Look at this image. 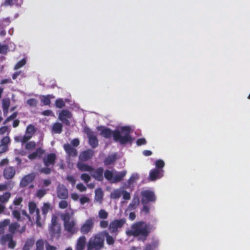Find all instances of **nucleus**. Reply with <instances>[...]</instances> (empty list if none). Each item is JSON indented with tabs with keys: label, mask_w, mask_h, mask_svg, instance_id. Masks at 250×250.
<instances>
[{
	"label": "nucleus",
	"mask_w": 250,
	"mask_h": 250,
	"mask_svg": "<svg viewBox=\"0 0 250 250\" xmlns=\"http://www.w3.org/2000/svg\"><path fill=\"white\" fill-rule=\"evenodd\" d=\"M100 134L105 138H110L112 136L115 142H118L122 145H125L128 143H131L132 137L130 135L131 128L129 126H124L120 128V130H115L112 131L109 128L101 127ZM100 127H98V129Z\"/></svg>",
	"instance_id": "f257e3e1"
},
{
	"label": "nucleus",
	"mask_w": 250,
	"mask_h": 250,
	"mask_svg": "<svg viewBox=\"0 0 250 250\" xmlns=\"http://www.w3.org/2000/svg\"><path fill=\"white\" fill-rule=\"evenodd\" d=\"M151 231L150 225L144 221H139L133 224L131 229L126 231L128 236L139 237L138 240L145 241Z\"/></svg>",
	"instance_id": "f03ea898"
},
{
	"label": "nucleus",
	"mask_w": 250,
	"mask_h": 250,
	"mask_svg": "<svg viewBox=\"0 0 250 250\" xmlns=\"http://www.w3.org/2000/svg\"><path fill=\"white\" fill-rule=\"evenodd\" d=\"M104 248V238L100 232L93 235L86 245V250H102Z\"/></svg>",
	"instance_id": "7ed1b4c3"
},
{
	"label": "nucleus",
	"mask_w": 250,
	"mask_h": 250,
	"mask_svg": "<svg viewBox=\"0 0 250 250\" xmlns=\"http://www.w3.org/2000/svg\"><path fill=\"white\" fill-rule=\"evenodd\" d=\"M58 217L53 214L52 216L51 224L49 226V231L50 235L53 237L58 238L61 234V225L58 223Z\"/></svg>",
	"instance_id": "20e7f679"
},
{
	"label": "nucleus",
	"mask_w": 250,
	"mask_h": 250,
	"mask_svg": "<svg viewBox=\"0 0 250 250\" xmlns=\"http://www.w3.org/2000/svg\"><path fill=\"white\" fill-rule=\"evenodd\" d=\"M141 203L142 204H147L149 203H154L157 198L154 191L150 190H144L140 193Z\"/></svg>",
	"instance_id": "39448f33"
},
{
	"label": "nucleus",
	"mask_w": 250,
	"mask_h": 250,
	"mask_svg": "<svg viewBox=\"0 0 250 250\" xmlns=\"http://www.w3.org/2000/svg\"><path fill=\"white\" fill-rule=\"evenodd\" d=\"M28 209L29 213L33 215L35 213V221L37 226L41 227L42 223L41 222V215L40 209L37 208V204L33 201H31L28 204Z\"/></svg>",
	"instance_id": "423d86ee"
},
{
	"label": "nucleus",
	"mask_w": 250,
	"mask_h": 250,
	"mask_svg": "<svg viewBox=\"0 0 250 250\" xmlns=\"http://www.w3.org/2000/svg\"><path fill=\"white\" fill-rule=\"evenodd\" d=\"M84 132L88 137V143L91 147L95 148L97 147L98 146L99 142L97 137L95 135L94 132L87 127L84 128Z\"/></svg>",
	"instance_id": "0eeeda50"
},
{
	"label": "nucleus",
	"mask_w": 250,
	"mask_h": 250,
	"mask_svg": "<svg viewBox=\"0 0 250 250\" xmlns=\"http://www.w3.org/2000/svg\"><path fill=\"white\" fill-rule=\"evenodd\" d=\"M95 219L94 217H90L86 219L82 225L80 231L83 234H87L92 231L94 228Z\"/></svg>",
	"instance_id": "6e6552de"
},
{
	"label": "nucleus",
	"mask_w": 250,
	"mask_h": 250,
	"mask_svg": "<svg viewBox=\"0 0 250 250\" xmlns=\"http://www.w3.org/2000/svg\"><path fill=\"white\" fill-rule=\"evenodd\" d=\"M125 219L122 218L120 219H115L111 222L108 227V229L111 233H116L118 232V229L121 228L125 223Z\"/></svg>",
	"instance_id": "1a4fd4ad"
},
{
	"label": "nucleus",
	"mask_w": 250,
	"mask_h": 250,
	"mask_svg": "<svg viewBox=\"0 0 250 250\" xmlns=\"http://www.w3.org/2000/svg\"><path fill=\"white\" fill-rule=\"evenodd\" d=\"M8 243V247L11 249H14L16 245V242L13 240V235L10 233H7L2 235L0 238V244L1 245H5Z\"/></svg>",
	"instance_id": "9d476101"
},
{
	"label": "nucleus",
	"mask_w": 250,
	"mask_h": 250,
	"mask_svg": "<svg viewBox=\"0 0 250 250\" xmlns=\"http://www.w3.org/2000/svg\"><path fill=\"white\" fill-rule=\"evenodd\" d=\"M72 117V115L69 110L63 109L60 113L59 119L65 125H70V123L69 119H70Z\"/></svg>",
	"instance_id": "9b49d317"
},
{
	"label": "nucleus",
	"mask_w": 250,
	"mask_h": 250,
	"mask_svg": "<svg viewBox=\"0 0 250 250\" xmlns=\"http://www.w3.org/2000/svg\"><path fill=\"white\" fill-rule=\"evenodd\" d=\"M56 159V155L54 153H51L45 155L42 161L45 167H53L55 164Z\"/></svg>",
	"instance_id": "f8f14e48"
},
{
	"label": "nucleus",
	"mask_w": 250,
	"mask_h": 250,
	"mask_svg": "<svg viewBox=\"0 0 250 250\" xmlns=\"http://www.w3.org/2000/svg\"><path fill=\"white\" fill-rule=\"evenodd\" d=\"M57 194L61 199H66L68 197V192L67 188L62 184H59L57 188Z\"/></svg>",
	"instance_id": "ddd939ff"
},
{
	"label": "nucleus",
	"mask_w": 250,
	"mask_h": 250,
	"mask_svg": "<svg viewBox=\"0 0 250 250\" xmlns=\"http://www.w3.org/2000/svg\"><path fill=\"white\" fill-rule=\"evenodd\" d=\"M35 178V175L32 173L24 176L20 182V187L24 188L27 187L29 184L31 183Z\"/></svg>",
	"instance_id": "4468645a"
},
{
	"label": "nucleus",
	"mask_w": 250,
	"mask_h": 250,
	"mask_svg": "<svg viewBox=\"0 0 250 250\" xmlns=\"http://www.w3.org/2000/svg\"><path fill=\"white\" fill-rule=\"evenodd\" d=\"M139 179V175L138 173H133L127 181L124 183L123 187L125 188H129L133 187L134 184L137 182Z\"/></svg>",
	"instance_id": "2eb2a0df"
},
{
	"label": "nucleus",
	"mask_w": 250,
	"mask_h": 250,
	"mask_svg": "<svg viewBox=\"0 0 250 250\" xmlns=\"http://www.w3.org/2000/svg\"><path fill=\"white\" fill-rule=\"evenodd\" d=\"M94 150L88 149L82 152L79 155V160L81 162H86L91 159L94 155Z\"/></svg>",
	"instance_id": "dca6fc26"
},
{
	"label": "nucleus",
	"mask_w": 250,
	"mask_h": 250,
	"mask_svg": "<svg viewBox=\"0 0 250 250\" xmlns=\"http://www.w3.org/2000/svg\"><path fill=\"white\" fill-rule=\"evenodd\" d=\"M164 170L163 169H158L154 168L150 170L149 175L150 181H154L157 179L161 178L163 176Z\"/></svg>",
	"instance_id": "f3484780"
},
{
	"label": "nucleus",
	"mask_w": 250,
	"mask_h": 250,
	"mask_svg": "<svg viewBox=\"0 0 250 250\" xmlns=\"http://www.w3.org/2000/svg\"><path fill=\"white\" fill-rule=\"evenodd\" d=\"M63 149L69 157H75L78 155L77 149L70 144L67 143L63 145Z\"/></svg>",
	"instance_id": "a211bd4d"
},
{
	"label": "nucleus",
	"mask_w": 250,
	"mask_h": 250,
	"mask_svg": "<svg viewBox=\"0 0 250 250\" xmlns=\"http://www.w3.org/2000/svg\"><path fill=\"white\" fill-rule=\"evenodd\" d=\"M93 172L92 174V176L97 181H103L104 180V168L102 167H99L98 168L92 171Z\"/></svg>",
	"instance_id": "6ab92c4d"
},
{
	"label": "nucleus",
	"mask_w": 250,
	"mask_h": 250,
	"mask_svg": "<svg viewBox=\"0 0 250 250\" xmlns=\"http://www.w3.org/2000/svg\"><path fill=\"white\" fill-rule=\"evenodd\" d=\"M15 173V168L13 167H6L3 170V176L6 179H12Z\"/></svg>",
	"instance_id": "aec40b11"
},
{
	"label": "nucleus",
	"mask_w": 250,
	"mask_h": 250,
	"mask_svg": "<svg viewBox=\"0 0 250 250\" xmlns=\"http://www.w3.org/2000/svg\"><path fill=\"white\" fill-rule=\"evenodd\" d=\"M45 153V150L42 148L39 147L36 149V151L28 156V158L30 160H34L36 158H41L43 154Z\"/></svg>",
	"instance_id": "412c9836"
},
{
	"label": "nucleus",
	"mask_w": 250,
	"mask_h": 250,
	"mask_svg": "<svg viewBox=\"0 0 250 250\" xmlns=\"http://www.w3.org/2000/svg\"><path fill=\"white\" fill-rule=\"evenodd\" d=\"M86 245V238L84 236L80 237L77 241L76 250H84Z\"/></svg>",
	"instance_id": "4be33fe9"
},
{
	"label": "nucleus",
	"mask_w": 250,
	"mask_h": 250,
	"mask_svg": "<svg viewBox=\"0 0 250 250\" xmlns=\"http://www.w3.org/2000/svg\"><path fill=\"white\" fill-rule=\"evenodd\" d=\"M140 200L138 195H134L131 202L129 204L127 207V210H133L137 208L139 205Z\"/></svg>",
	"instance_id": "5701e85b"
},
{
	"label": "nucleus",
	"mask_w": 250,
	"mask_h": 250,
	"mask_svg": "<svg viewBox=\"0 0 250 250\" xmlns=\"http://www.w3.org/2000/svg\"><path fill=\"white\" fill-rule=\"evenodd\" d=\"M75 225L76 221L74 219L64 223V226L65 230L71 233H74L75 232Z\"/></svg>",
	"instance_id": "b1692460"
},
{
	"label": "nucleus",
	"mask_w": 250,
	"mask_h": 250,
	"mask_svg": "<svg viewBox=\"0 0 250 250\" xmlns=\"http://www.w3.org/2000/svg\"><path fill=\"white\" fill-rule=\"evenodd\" d=\"M104 238H104H106V243L109 245H112L115 243V239L112 236H110L109 233L106 231L104 230L100 232Z\"/></svg>",
	"instance_id": "393cba45"
},
{
	"label": "nucleus",
	"mask_w": 250,
	"mask_h": 250,
	"mask_svg": "<svg viewBox=\"0 0 250 250\" xmlns=\"http://www.w3.org/2000/svg\"><path fill=\"white\" fill-rule=\"evenodd\" d=\"M126 173L127 172L126 170H123L121 172H117L113 176L112 183H117L121 181L125 176Z\"/></svg>",
	"instance_id": "a878e982"
},
{
	"label": "nucleus",
	"mask_w": 250,
	"mask_h": 250,
	"mask_svg": "<svg viewBox=\"0 0 250 250\" xmlns=\"http://www.w3.org/2000/svg\"><path fill=\"white\" fill-rule=\"evenodd\" d=\"M77 167L81 171L91 172L94 170V168L92 167L83 163L82 162H78L77 164Z\"/></svg>",
	"instance_id": "bb28decb"
},
{
	"label": "nucleus",
	"mask_w": 250,
	"mask_h": 250,
	"mask_svg": "<svg viewBox=\"0 0 250 250\" xmlns=\"http://www.w3.org/2000/svg\"><path fill=\"white\" fill-rule=\"evenodd\" d=\"M117 155L116 153L108 155L104 161L105 166L110 165L113 164L117 159Z\"/></svg>",
	"instance_id": "cd10ccee"
},
{
	"label": "nucleus",
	"mask_w": 250,
	"mask_h": 250,
	"mask_svg": "<svg viewBox=\"0 0 250 250\" xmlns=\"http://www.w3.org/2000/svg\"><path fill=\"white\" fill-rule=\"evenodd\" d=\"M11 194L9 192H5L2 194L0 195V203L2 204H5L7 203L10 197Z\"/></svg>",
	"instance_id": "c85d7f7f"
},
{
	"label": "nucleus",
	"mask_w": 250,
	"mask_h": 250,
	"mask_svg": "<svg viewBox=\"0 0 250 250\" xmlns=\"http://www.w3.org/2000/svg\"><path fill=\"white\" fill-rule=\"evenodd\" d=\"M20 227V225L18 222H13L11 224L10 223L9 225L8 230L10 232V233L13 235Z\"/></svg>",
	"instance_id": "c756f323"
},
{
	"label": "nucleus",
	"mask_w": 250,
	"mask_h": 250,
	"mask_svg": "<svg viewBox=\"0 0 250 250\" xmlns=\"http://www.w3.org/2000/svg\"><path fill=\"white\" fill-rule=\"evenodd\" d=\"M53 98L52 95H42L41 97V101L44 105H49L50 104V98Z\"/></svg>",
	"instance_id": "7c9ffc66"
},
{
	"label": "nucleus",
	"mask_w": 250,
	"mask_h": 250,
	"mask_svg": "<svg viewBox=\"0 0 250 250\" xmlns=\"http://www.w3.org/2000/svg\"><path fill=\"white\" fill-rule=\"evenodd\" d=\"M52 208L50 203H44L43 204V206L42 207V214L44 216V217L46 216V214H47L49 210H52Z\"/></svg>",
	"instance_id": "2f4dec72"
},
{
	"label": "nucleus",
	"mask_w": 250,
	"mask_h": 250,
	"mask_svg": "<svg viewBox=\"0 0 250 250\" xmlns=\"http://www.w3.org/2000/svg\"><path fill=\"white\" fill-rule=\"evenodd\" d=\"M34 240L33 239H28L22 248V250H30L31 248L34 244Z\"/></svg>",
	"instance_id": "473e14b6"
},
{
	"label": "nucleus",
	"mask_w": 250,
	"mask_h": 250,
	"mask_svg": "<svg viewBox=\"0 0 250 250\" xmlns=\"http://www.w3.org/2000/svg\"><path fill=\"white\" fill-rule=\"evenodd\" d=\"M52 129L55 133L60 134L62 131V125L60 123H55L53 125Z\"/></svg>",
	"instance_id": "72a5a7b5"
},
{
	"label": "nucleus",
	"mask_w": 250,
	"mask_h": 250,
	"mask_svg": "<svg viewBox=\"0 0 250 250\" xmlns=\"http://www.w3.org/2000/svg\"><path fill=\"white\" fill-rule=\"evenodd\" d=\"M36 131V128L32 125H29L27 126L26 130V134L31 136L32 137V136L35 134Z\"/></svg>",
	"instance_id": "f704fd0d"
},
{
	"label": "nucleus",
	"mask_w": 250,
	"mask_h": 250,
	"mask_svg": "<svg viewBox=\"0 0 250 250\" xmlns=\"http://www.w3.org/2000/svg\"><path fill=\"white\" fill-rule=\"evenodd\" d=\"M113 173L109 170L107 169L104 172V177L111 183H112V181H113Z\"/></svg>",
	"instance_id": "c9c22d12"
},
{
	"label": "nucleus",
	"mask_w": 250,
	"mask_h": 250,
	"mask_svg": "<svg viewBox=\"0 0 250 250\" xmlns=\"http://www.w3.org/2000/svg\"><path fill=\"white\" fill-rule=\"evenodd\" d=\"M12 214L18 221L21 222L24 219L23 217H21L20 211L18 210L17 209H13L12 211Z\"/></svg>",
	"instance_id": "e433bc0d"
},
{
	"label": "nucleus",
	"mask_w": 250,
	"mask_h": 250,
	"mask_svg": "<svg viewBox=\"0 0 250 250\" xmlns=\"http://www.w3.org/2000/svg\"><path fill=\"white\" fill-rule=\"evenodd\" d=\"M103 193L101 188L95 190V199L101 202L103 199Z\"/></svg>",
	"instance_id": "4c0bfd02"
},
{
	"label": "nucleus",
	"mask_w": 250,
	"mask_h": 250,
	"mask_svg": "<svg viewBox=\"0 0 250 250\" xmlns=\"http://www.w3.org/2000/svg\"><path fill=\"white\" fill-rule=\"evenodd\" d=\"M35 250H44V242L42 239H39L36 242Z\"/></svg>",
	"instance_id": "58836bf2"
},
{
	"label": "nucleus",
	"mask_w": 250,
	"mask_h": 250,
	"mask_svg": "<svg viewBox=\"0 0 250 250\" xmlns=\"http://www.w3.org/2000/svg\"><path fill=\"white\" fill-rule=\"evenodd\" d=\"M108 212L104 209H101L98 213L99 217L100 219H105L108 217Z\"/></svg>",
	"instance_id": "ea45409f"
},
{
	"label": "nucleus",
	"mask_w": 250,
	"mask_h": 250,
	"mask_svg": "<svg viewBox=\"0 0 250 250\" xmlns=\"http://www.w3.org/2000/svg\"><path fill=\"white\" fill-rule=\"evenodd\" d=\"M122 195V191L117 189L114 190L113 192L111 193V197L113 199H118Z\"/></svg>",
	"instance_id": "a19ab883"
},
{
	"label": "nucleus",
	"mask_w": 250,
	"mask_h": 250,
	"mask_svg": "<svg viewBox=\"0 0 250 250\" xmlns=\"http://www.w3.org/2000/svg\"><path fill=\"white\" fill-rule=\"evenodd\" d=\"M69 206H70L68 202L65 199H62L59 203V208L61 209H65Z\"/></svg>",
	"instance_id": "79ce46f5"
},
{
	"label": "nucleus",
	"mask_w": 250,
	"mask_h": 250,
	"mask_svg": "<svg viewBox=\"0 0 250 250\" xmlns=\"http://www.w3.org/2000/svg\"><path fill=\"white\" fill-rule=\"evenodd\" d=\"M26 61L25 59H22L19 62H18L14 66L15 70H18L23 66L26 64Z\"/></svg>",
	"instance_id": "37998d69"
},
{
	"label": "nucleus",
	"mask_w": 250,
	"mask_h": 250,
	"mask_svg": "<svg viewBox=\"0 0 250 250\" xmlns=\"http://www.w3.org/2000/svg\"><path fill=\"white\" fill-rule=\"evenodd\" d=\"M165 166V163L162 160L159 159L155 162V169H163V168Z\"/></svg>",
	"instance_id": "c03bdc74"
},
{
	"label": "nucleus",
	"mask_w": 250,
	"mask_h": 250,
	"mask_svg": "<svg viewBox=\"0 0 250 250\" xmlns=\"http://www.w3.org/2000/svg\"><path fill=\"white\" fill-rule=\"evenodd\" d=\"M19 0H5L4 5L5 6H12V5H19L20 4L18 2Z\"/></svg>",
	"instance_id": "a18cd8bd"
},
{
	"label": "nucleus",
	"mask_w": 250,
	"mask_h": 250,
	"mask_svg": "<svg viewBox=\"0 0 250 250\" xmlns=\"http://www.w3.org/2000/svg\"><path fill=\"white\" fill-rule=\"evenodd\" d=\"M61 216L64 223L71 221V216L69 212H65V213L62 214Z\"/></svg>",
	"instance_id": "49530a36"
},
{
	"label": "nucleus",
	"mask_w": 250,
	"mask_h": 250,
	"mask_svg": "<svg viewBox=\"0 0 250 250\" xmlns=\"http://www.w3.org/2000/svg\"><path fill=\"white\" fill-rule=\"evenodd\" d=\"M55 105L58 108H62L65 106V103L63 99H58L55 101Z\"/></svg>",
	"instance_id": "de8ad7c7"
},
{
	"label": "nucleus",
	"mask_w": 250,
	"mask_h": 250,
	"mask_svg": "<svg viewBox=\"0 0 250 250\" xmlns=\"http://www.w3.org/2000/svg\"><path fill=\"white\" fill-rule=\"evenodd\" d=\"M27 104L31 107H35L38 104V101L34 98H31L27 101Z\"/></svg>",
	"instance_id": "09e8293b"
},
{
	"label": "nucleus",
	"mask_w": 250,
	"mask_h": 250,
	"mask_svg": "<svg viewBox=\"0 0 250 250\" xmlns=\"http://www.w3.org/2000/svg\"><path fill=\"white\" fill-rule=\"evenodd\" d=\"M18 115V112H15L12 113L10 116L8 117L4 121L3 124L5 125L8 122L12 120L15 119Z\"/></svg>",
	"instance_id": "8fccbe9b"
},
{
	"label": "nucleus",
	"mask_w": 250,
	"mask_h": 250,
	"mask_svg": "<svg viewBox=\"0 0 250 250\" xmlns=\"http://www.w3.org/2000/svg\"><path fill=\"white\" fill-rule=\"evenodd\" d=\"M36 145L35 142H29L26 144L25 148L27 150H32L35 148Z\"/></svg>",
	"instance_id": "3c124183"
},
{
	"label": "nucleus",
	"mask_w": 250,
	"mask_h": 250,
	"mask_svg": "<svg viewBox=\"0 0 250 250\" xmlns=\"http://www.w3.org/2000/svg\"><path fill=\"white\" fill-rule=\"evenodd\" d=\"M122 195H123V198L124 200H129L130 199V194L127 191L125 190H122Z\"/></svg>",
	"instance_id": "603ef678"
},
{
	"label": "nucleus",
	"mask_w": 250,
	"mask_h": 250,
	"mask_svg": "<svg viewBox=\"0 0 250 250\" xmlns=\"http://www.w3.org/2000/svg\"><path fill=\"white\" fill-rule=\"evenodd\" d=\"M81 178L85 183H87L90 180V176L86 173H83L81 175Z\"/></svg>",
	"instance_id": "864d4df0"
},
{
	"label": "nucleus",
	"mask_w": 250,
	"mask_h": 250,
	"mask_svg": "<svg viewBox=\"0 0 250 250\" xmlns=\"http://www.w3.org/2000/svg\"><path fill=\"white\" fill-rule=\"evenodd\" d=\"M10 142V138L8 136L3 137L1 140V145L8 146V144Z\"/></svg>",
	"instance_id": "5fc2aeb1"
},
{
	"label": "nucleus",
	"mask_w": 250,
	"mask_h": 250,
	"mask_svg": "<svg viewBox=\"0 0 250 250\" xmlns=\"http://www.w3.org/2000/svg\"><path fill=\"white\" fill-rule=\"evenodd\" d=\"M22 201L23 199L21 197H16L13 201V204L15 206H20L21 205Z\"/></svg>",
	"instance_id": "6e6d98bb"
},
{
	"label": "nucleus",
	"mask_w": 250,
	"mask_h": 250,
	"mask_svg": "<svg viewBox=\"0 0 250 250\" xmlns=\"http://www.w3.org/2000/svg\"><path fill=\"white\" fill-rule=\"evenodd\" d=\"M46 193L45 189H39L37 192V196L40 198H42Z\"/></svg>",
	"instance_id": "4d7b16f0"
},
{
	"label": "nucleus",
	"mask_w": 250,
	"mask_h": 250,
	"mask_svg": "<svg viewBox=\"0 0 250 250\" xmlns=\"http://www.w3.org/2000/svg\"><path fill=\"white\" fill-rule=\"evenodd\" d=\"M10 220L9 219H4L3 221L0 222V227L4 229V228L9 225Z\"/></svg>",
	"instance_id": "13d9d810"
},
{
	"label": "nucleus",
	"mask_w": 250,
	"mask_h": 250,
	"mask_svg": "<svg viewBox=\"0 0 250 250\" xmlns=\"http://www.w3.org/2000/svg\"><path fill=\"white\" fill-rule=\"evenodd\" d=\"M89 201V198L86 196H83L80 199V202L81 205H84L86 203H88Z\"/></svg>",
	"instance_id": "bf43d9fd"
},
{
	"label": "nucleus",
	"mask_w": 250,
	"mask_h": 250,
	"mask_svg": "<svg viewBox=\"0 0 250 250\" xmlns=\"http://www.w3.org/2000/svg\"><path fill=\"white\" fill-rule=\"evenodd\" d=\"M146 144V141L144 138H140L137 140L136 144L137 146H140Z\"/></svg>",
	"instance_id": "052dcab7"
},
{
	"label": "nucleus",
	"mask_w": 250,
	"mask_h": 250,
	"mask_svg": "<svg viewBox=\"0 0 250 250\" xmlns=\"http://www.w3.org/2000/svg\"><path fill=\"white\" fill-rule=\"evenodd\" d=\"M51 168L49 167H45L41 169L40 172L45 174H50L51 172Z\"/></svg>",
	"instance_id": "680f3d73"
},
{
	"label": "nucleus",
	"mask_w": 250,
	"mask_h": 250,
	"mask_svg": "<svg viewBox=\"0 0 250 250\" xmlns=\"http://www.w3.org/2000/svg\"><path fill=\"white\" fill-rule=\"evenodd\" d=\"M76 187L81 192L85 191L86 190V188L82 183L78 184Z\"/></svg>",
	"instance_id": "e2e57ef3"
},
{
	"label": "nucleus",
	"mask_w": 250,
	"mask_h": 250,
	"mask_svg": "<svg viewBox=\"0 0 250 250\" xmlns=\"http://www.w3.org/2000/svg\"><path fill=\"white\" fill-rule=\"evenodd\" d=\"M100 226L101 228L105 229L108 226V222L104 220L100 222Z\"/></svg>",
	"instance_id": "0e129e2a"
},
{
	"label": "nucleus",
	"mask_w": 250,
	"mask_h": 250,
	"mask_svg": "<svg viewBox=\"0 0 250 250\" xmlns=\"http://www.w3.org/2000/svg\"><path fill=\"white\" fill-rule=\"evenodd\" d=\"M8 47L6 45H0V53L5 54L7 53Z\"/></svg>",
	"instance_id": "69168bd1"
},
{
	"label": "nucleus",
	"mask_w": 250,
	"mask_h": 250,
	"mask_svg": "<svg viewBox=\"0 0 250 250\" xmlns=\"http://www.w3.org/2000/svg\"><path fill=\"white\" fill-rule=\"evenodd\" d=\"M143 205V208L141 209L142 212H144L146 214H148L149 212L150 208L146 205V204H142Z\"/></svg>",
	"instance_id": "338daca9"
},
{
	"label": "nucleus",
	"mask_w": 250,
	"mask_h": 250,
	"mask_svg": "<svg viewBox=\"0 0 250 250\" xmlns=\"http://www.w3.org/2000/svg\"><path fill=\"white\" fill-rule=\"evenodd\" d=\"M71 144L74 147H77L80 145V141L77 138L74 139L71 141Z\"/></svg>",
	"instance_id": "774afa93"
}]
</instances>
